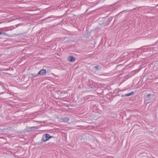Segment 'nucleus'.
<instances>
[{
    "instance_id": "obj_1",
    "label": "nucleus",
    "mask_w": 158,
    "mask_h": 158,
    "mask_svg": "<svg viewBox=\"0 0 158 158\" xmlns=\"http://www.w3.org/2000/svg\"><path fill=\"white\" fill-rule=\"evenodd\" d=\"M52 137L48 134H46L43 135L42 139L43 141L45 142L48 140L50 138H52Z\"/></svg>"
},
{
    "instance_id": "obj_2",
    "label": "nucleus",
    "mask_w": 158,
    "mask_h": 158,
    "mask_svg": "<svg viewBox=\"0 0 158 158\" xmlns=\"http://www.w3.org/2000/svg\"><path fill=\"white\" fill-rule=\"evenodd\" d=\"M46 70L42 69L38 73V74H36V75H44L46 74Z\"/></svg>"
},
{
    "instance_id": "obj_3",
    "label": "nucleus",
    "mask_w": 158,
    "mask_h": 158,
    "mask_svg": "<svg viewBox=\"0 0 158 158\" xmlns=\"http://www.w3.org/2000/svg\"><path fill=\"white\" fill-rule=\"evenodd\" d=\"M134 94V92H131L130 93H129L126 94H125L124 95H122V97H124H124H126V96L128 97V96H131V95H133Z\"/></svg>"
},
{
    "instance_id": "obj_4",
    "label": "nucleus",
    "mask_w": 158,
    "mask_h": 158,
    "mask_svg": "<svg viewBox=\"0 0 158 158\" xmlns=\"http://www.w3.org/2000/svg\"><path fill=\"white\" fill-rule=\"evenodd\" d=\"M68 60L70 62H73L75 61L74 58L73 56H70L68 58Z\"/></svg>"
},
{
    "instance_id": "obj_5",
    "label": "nucleus",
    "mask_w": 158,
    "mask_h": 158,
    "mask_svg": "<svg viewBox=\"0 0 158 158\" xmlns=\"http://www.w3.org/2000/svg\"><path fill=\"white\" fill-rule=\"evenodd\" d=\"M61 120L63 122H67L69 121V119L68 117H66L62 118Z\"/></svg>"
},
{
    "instance_id": "obj_6",
    "label": "nucleus",
    "mask_w": 158,
    "mask_h": 158,
    "mask_svg": "<svg viewBox=\"0 0 158 158\" xmlns=\"http://www.w3.org/2000/svg\"><path fill=\"white\" fill-rule=\"evenodd\" d=\"M94 68L96 69L97 70H99L100 69L99 66H95Z\"/></svg>"
},
{
    "instance_id": "obj_7",
    "label": "nucleus",
    "mask_w": 158,
    "mask_h": 158,
    "mask_svg": "<svg viewBox=\"0 0 158 158\" xmlns=\"http://www.w3.org/2000/svg\"><path fill=\"white\" fill-rule=\"evenodd\" d=\"M150 94H148L147 96H148V97H149V96H150Z\"/></svg>"
},
{
    "instance_id": "obj_8",
    "label": "nucleus",
    "mask_w": 158,
    "mask_h": 158,
    "mask_svg": "<svg viewBox=\"0 0 158 158\" xmlns=\"http://www.w3.org/2000/svg\"><path fill=\"white\" fill-rule=\"evenodd\" d=\"M1 88H2V86L1 84H0V89Z\"/></svg>"
},
{
    "instance_id": "obj_9",
    "label": "nucleus",
    "mask_w": 158,
    "mask_h": 158,
    "mask_svg": "<svg viewBox=\"0 0 158 158\" xmlns=\"http://www.w3.org/2000/svg\"><path fill=\"white\" fill-rule=\"evenodd\" d=\"M2 34V32H0V35Z\"/></svg>"
},
{
    "instance_id": "obj_10",
    "label": "nucleus",
    "mask_w": 158,
    "mask_h": 158,
    "mask_svg": "<svg viewBox=\"0 0 158 158\" xmlns=\"http://www.w3.org/2000/svg\"><path fill=\"white\" fill-rule=\"evenodd\" d=\"M2 34V32H0V35Z\"/></svg>"
},
{
    "instance_id": "obj_11",
    "label": "nucleus",
    "mask_w": 158,
    "mask_h": 158,
    "mask_svg": "<svg viewBox=\"0 0 158 158\" xmlns=\"http://www.w3.org/2000/svg\"><path fill=\"white\" fill-rule=\"evenodd\" d=\"M4 93L3 92H2V93H0V94H3Z\"/></svg>"
},
{
    "instance_id": "obj_12",
    "label": "nucleus",
    "mask_w": 158,
    "mask_h": 158,
    "mask_svg": "<svg viewBox=\"0 0 158 158\" xmlns=\"http://www.w3.org/2000/svg\"><path fill=\"white\" fill-rule=\"evenodd\" d=\"M37 128H38V127H36V129H37Z\"/></svg>"
}]
</instances>
